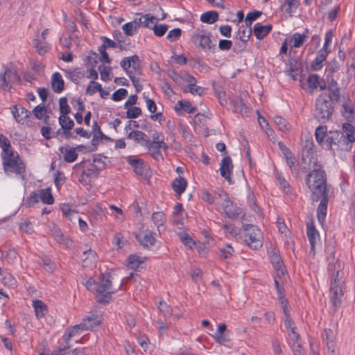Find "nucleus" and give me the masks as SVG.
Wrapping results in <instances>:
<instances>
[{"label": "nucleus", "instance_id": "obj_1", "mask_svg": "<svg viewBox=\"0 0 355 355\" xmlns=\"http://www.w3.org/2000/svg\"><path fill=\"white\" fill-rule=\"evenodd\" d=\"M317 142L323 148L336 150H349L352 146L345 143V135L340 131H328L326 125H320L315 130Z\"/></svg>", "mask_w": 355, "mask_h": 355}, {"label": "nucleus", "instance_id": "obj_2", "mask_svg": "<svg viewBox=\"0 0 355 355\" xmlns=\"http://www.w3.org/2000/svg\"><path fill=\"white\" fill-rule=\"evenodd\" d=\"M326 174L321 166H316L307 175L306 184L311 191V198L318 201L321 196L327 194Z\"/></svg>", "mask_w": 355, "mask_h": 355}, {"label": "nucleus", "instance_id": "obj_3", "mask_svg": "<svg viewBox=\"0 0 355 355\" xmlns=\"http://www.w3.org/2000/svg\"><path fill=\"white\" fill-rule=\"evenodd\" d=\"M191 41L198 50L207 54L213 53L216 51V40L207 30L197 29L191 35Z\"/></svg>", "mask_w": 355, "mask_h": 355}, {"label": "nucleus", "instance_id": "obj_4", "mask_svg": "<svg viewBox=\"0 0 355 355\" xmlns=\"http://www.w3.org/2000/svg\"><path fill=\"white\" fill-rule=\"evenodd\" d=\"M333 112L334 105L331 96L327 93L320 94L315 103L316 119L321 123H325L331 118Z\"/></svg>", "mask_w": 355, "mask_h": 355}, {"label": "nucleus", "instance_id": "obj_5", "mask_svg": "<svg viewBox=\"0 0 355 355\" xmlns=\"http://www.w3.org/2000/svg\"><path fill=\"white\" fill-rule=\"evenodd\" d=\"M341 268L340 262H336L329 268L330 270H334L332 274L334 280L331 283L330 287V301L331 304L337 308L340 304V300L343 295V272H340L338 269Z\"/></svg>", "mask_w": 355, "mask_h": 355}, {"label": "nucleus", "instance_id": "obj_6", "mask_svg": "<svg viewBox=\"0 0 355 355\" xmlns=\"http://www.w3.org/2000/svg\"><path fill=\"white\" fill-rule=\"evenodd\" d=\"M102 319L103 317L101 313L97 312L90 313L88 316L83 320L80 324L74 325L71 328L67 329V332L63 336L64 340L68 343V341L71 338L80 335L82 331L92 330V325L88 324L91 320H93V324H100Z\"/></svg>", "mask_w": 355, "mask_h": 355}, {"label": "nucleus", "instance_id": "obj_7", "mask_svg": "<svg viewBox=\"0 0 355 355\" xmlns=\"http://www.w3.org/2000/svg\"><path fill=\"white\" fill-rule=\"evenodd\" d=\"M116 291L117 289L112 286L110 276L101 274L97 283L96 301L98 303H108L111 300L112 294Z\"/></svg>", "mask_w": 355, "mask_h": 355}, {"label": "nucleus", "instance_id": "obj_8", "mask_svg": "<svg viewBox=\"0 0 355 355\" xmlns=\"http://www.w3.org/2000/svg\"><path fill=\"white\" fill-rule=\"evenodd\" d=\"M5 173L10 175L12 173L23 175L25 173L26 165L14 151L7 155H1Z\"/></svg>", "mask_w": 355, "mask_h": 355}, {"label": "nucleus", "instance_id": "obj_9", "mask_svg": "<svg viewBox=\"0 0 355 355\" xmlns=\"http://www.w3.org/2000/svg\"><path fill=\"white\" fill-rule=\"evenodd\" d=\"M245 232L244 241L251 248L257 250L262 246L263 236L260 229L254 225L246 224L243 225Z\"/></svg>", "mask_w": 355, "mask_h": 355}, {"label": "nucleus", "instance_id": "obj_10", "mask_svg": "<svg viewBox=\"0 0 355 355\" xmlns=\"http://www.w3.org/2000/svg\"><path fill=\"white\" fill-rule=\"evenodd\" d=\"M21 78L18 75L17 69L6 67L0 71V89L4 91H9L12 85L16 83H20Z\"/></svg>", "mask_w": 355, "mask_h": 355}, {"label": "nucleus", "instance_id": "obj_11", "mask_svg": "<svg viewBox=\"0 0 355 355\" xmlns=\"http://www.w3.org/2000/svg\"><path fill=\"white\" fill-rule=\"evenodd\" d=\"M120 65L121 68L125 71L126 74L129 76L132 80L133 85L137 87L139 83V78H136L132 75L130 68H132L135 71L139 69V58L137 55H133L129 57H125L121 61Z\"/></svg>", "mask_w": 355, "mask_h": 355}, {"label": "nucleus", "instance_id": "obj_12", "mask_svg": "<svg viewBox=\"0 0 355 355\" xmlns=\"http://www.w3.org/2000/svg\"><path fill=\"white\" fill-rule=\"evenodd\" d=\"M135 236L137 241L146 248H153L157 246L156 234L148 230L138 232Z\"/></svg>", "mask_w": 355, "mask_h": 355}, {"label": "nucleus", "instance_id": "obj_13", "mask_svg": "<svg viewBox=\"0 0 355 355\" xmlns=\"http://www.w3.org/2000/svg\"><path fill=\"white\" fill-rule=\"evenodd\" d=\"M83 146L79 145L76 147H71L68 145L60 146L58 148L60 158H62L67 163H72L75 162L78 156L77 153L78 149H81Z\"/></svg>", "mask_w": 355, "mask_h": 355}, {"label": "nucleus", "instance_id": "obj_14", "mask_svg": "<svg viewBox=\"0 0 355 355\" xmlns=\"http://www.w3.org/2000/svg\"><path fill=\"white\" fill-rule=\"evenodd\" d=\"M268 253L270 262L273 265L274 268L276 270V275L275 277L282 276V277H286L284 265L279 254L278 251L275 248H272L270 249Z\"/></svg>", "mask_w": 355, "mask_h": 355}, {"label": "nucleus", "instance_id": "obj_15", "mask_svg": "<svg viewBox=\"0 0 355 355\" xmlns=\"http://www.w3.org/2000/svg\"><path fill=\"white\" fill-rule=\"evenodd\" d=\"M341 112L343 116L349 122L355 121V109L349 95L343 96Z\"/></svg>", "mask_w": 355, "mask_h": 355}, {"label": "nucleus", "instance_id": "obj_16", "mask_svg": "<svg viewBox=\"0 0 355 355\" xmlns=\"http://www.w3.org/2000/svg\"><path fill=\"white\" fill-rule=\"evenodd\" d=\"M232 171L233 164L231 157L230 156L224 157L221 160L220 173L230 184L233 183L232 180Z\"/></svg>", "mask_w": 355, "mask_h": 355}, {"label": "nucleus", "instance_id": "obj_17", "mask_svg": "<svg viewBox=\"0 0 355 355\" xmlns=\"http://www.w3.org/2000/svg\"><path fill=\"white\" fill-rule=\"evenodd\" d=\"M309 29L304 28L302 33L295 32L288 40L291 49L301 47L309 37Z\"/></svg>", "mask_w": 355, "mask_h": 355}, {"label": "nucleus", "instance_id": "obj_18", "mask_svg": "<svg viewBox=\"0 0 355 355\" xmlns=\"http://www.w3.org/2000/svg\"><path fill=\"white\" fill-rule=\"evenodd\" d=\"M11 112L16 121L21 124H27V118L30 115V112L22 106L14 105L11 108Z\"/></svg>", "mask_w": 355, "mask_h": 355}, {"label": "nucleus", "instance_id": "obj_19", "mask_svg": "<svg viewBox=\"0 0 355 355\" xmlns=\"http://www.w3.org/2000/svg\"><path fill=\"white\" fill-rule=\"evenodd\" d=\"M126 161L132 168L135 173L139 175H144L145 171L144 161L134 156H128Z\"/></svg>", "mask_w": 355, "mask_h": 355}, {"label": "nucleus", "instance_id": "obj_20", "mask_svg": "<svg viewBox=\"0 0 355 355\" xmlns=\"http://www.w3.org/2000/svg\"><path fill=\"white\" fill-rule=\"evenodd\" d=\"M32 306L37 320L44 318L48 313L49 310L46 304L40 300H32Z\"/></svg>", "mask_w": 355, "mask_h": 355}, {"label": "nucleus", "instance_id": "obj_21", "mask_svg": "<svg viewBox=\"0 0 355 355\" xmlns=\"http://www.w3.org/2000/svg\"><path fill=\"white\" fill-rule=\"evenodd\" d=\"M320 202L317 209V217L320 223L322 224L327 212L328 196L325 194L320 198Z\"/></svg>", "mask_w": 355, "mask_h": 355}, {"label": "nucleus", "instance_id": "obj_22", "mask_svg": "<svg viewBox=\"0 0 355 355\" xmlns=\"http://www.w3.org/2000/svg\"><path fill=\"white\" fill-rule=\"evenodd\" d=\"M342 134L345 135V141L352 146L355 141V127L349 123H344L342 125Z\"/></svg>", "mask_w": 355, "mask_h": 355}, {"label": "nucleus", "instance_id": "obj_23", "mask_svg": "<svg viewBox=\"0 0 355 355\" xmlns=\"http://www.w3.org/2000/svg\"><path fill=\"white\" fill-rule=\"evenodd\" d=\"M145 146L147 147L148 153L156 160L159 161L163 159V156L161 153V148L163 146L160 144H157L155 142H151V140L147 141Z\"/></svg>", "mask_w": 355, "mask_h": 355}, {"label": "nucleus", "instance_id": "obj_24", "mask_svg": "<svg viewBox=\"0 0 355 355\" xmlns=\"http://www.w3.org/2000/svg\"><path fill=\"white\" fill-rule=\"evenodd\" d=\"M196 110L197 108L189 101H178L175 106V110L180 116L183 115L184 112L193 114L196 112Z\"/></svg>", "mask_w": 355, "mask_h": 355}, {"label": "nucleus", "instance_id": "obj_25", "mask_svg": "<svg viewBox=\"0 0 355 355\" xmlns=\"http://www.w3.org/2000/svg\"><path fill=\"white\" fill-rule=\"evenodd\" d=\"M286 279V277H274V282L277 293L278 300H279L282 309H284V306H288L287 300L284 297V294L283 289L282 288V284H283L284 280Z\"/></svg>", "mask_w": 355, "mask_h": 355}, {"label": "nucleus", "instance_id": "obj_26", "mask_svg": "<svg viewBox=\"0 0 355 355\" xmlns=\"http://www.w3.org/2000/svg\"><path fill=\"white\" fill-rule=\"evenodd\" d=\"M307 84L309 88L313 89L319 87L321 90L326 88L327 85L324 80L317 74H311L307 78Z\"/></svg>", "mask_w": 355, "mask_h": 355}, {"label": "nucleus", "instance_id": "obj_27", "mask_svg": "<svg viewBox=\"0 0 355 355\" xmlns=\"http://www.w3.org/2000/svg\"><path fill=\"white\" fill-rule=\"evenodd\" d=\"M187 181L184 178L178 176L172 182L171 187L176 194L181 196L187 187Z\"/></svg>", "mask_w": 355, "mask_h": 355}, {"label": "nucleus", "instance_id": "obj_28", "mask_svg": "<svg viewBox=\"0 0 355 355\" xmlns=\"http://www.w3.org/2000/svg\"><path fill=\"white\" fill-rule=\"evenodd\" d=\"M272 30L271 24L262 25L257 23L254 26V34L258 40L263 39Z\"/></svg>", "mask_w": 355, "mask_h": 355}, {"label": "nucleus", "instance_id": "obj_29", "mask_svg": "<svg viewBox=\"0 0 355 355\" xmlns=\"http://www.w3.org/2000/svg\"><path fill=\"white\" fill-rule=\"evenodd\" d=\"M221 210L223 211L228 218H235L239 214V209L234 202L230 200V198H228L225 203L223 204V207Z\"/></svg>", "mask_w": 355, "mask_h": 355}, {"label": "nucleus", "instance_id": "obj_30", "mask_svg": "<svg viewBox=\"0 0 355 355\" xmlns=\"http://www.w3.org/2000/svg\"><path fill=\"white\" fill-rule=\"evenodd\" d=\"M51 84L53 90L56 93H61L64 90V80L61 74L58 72L53 73Z\"/></svg>", "mask_w": 355, "mask_h": 355}, {"label": "nucleus", "instance_id": "obj_31", "mask_svg": "<svg viewBox=\"0 0 355 355\" xmlns=\"http://www.w3.org/2000/svg\"><path fill=\"white\" fill-rule=\"evenodd\" d=\"M306 234L311 245V251H313L315 245L319 239L320 235L318 230L313 225V224L307 225Z\"/></svg>", "mask_w": 355, "mask_h": 355}, {"label": "nucleus", "instance_id": "obj_32", "mask_svg": "<svg viewBox=\"0 0 355 355\" xmlns=\"http://www.w3.org/2000/svg\"><path fill=\"white\" fill-rule=\"evenodd\" d=\"M227 326L225 324L223 323L218 326L217 330L214 335H213V338L214 340L219 344L225 345L226 343L229 342L230 339L225 334V331H226Z\"/></svg>", "mask_w": 355, "mask_h": 355}, {"label": "nucleus", "instance_id": "obj_33", "mask_svg": "<svg viewBox=\"0 0 355 355\" xmlns=\"http://www.w3.org/2000/svg\"><path fill=\"white\" fill-rule=\"evenodd\" d=\"M83 266L85 268H92L97 260L96 254L91 249L83 252Z\"/></svg>", "mask_w": 355, "mask_h": 355}, {"label": "nucleus", "instance_id": "obj_34", "mask_svg": "<svg viewBox=\"0 0 355 355\" xmlns=\"http://www.w3.org/2000/svg\"><path fill=\"white\" fill-rule=\"evenodd\" d=\"M128 139H132L138 144L145 146L147 141L149 140L148 136L143 132L139 130H132L127 135Z\"/></svg>", "mask_w": 355, "mask_h": 355}, {"label": "nucleus", "instance_id": "obj_35", "mask_svg": "<svg viewBox=\"0 0 355 355\" xmlns=\"http://www.w3.org/2000/svg\"><path fill=\"white\" fill-rule=\"evenodd\" d=\"M157 19L150 14L141 15L139 19V27L141 26L152 29L155 24H157Z\"/></svg>", "mask_w": 355, "mask_h": 355}, {"label": "nucleus", "instance_id": "obj_36", "mask_svg": "<svg viewBox=\"0 0 355 355\" xmlns=\"http://www.w3.org/2000/svg\"><path fill=\"white\" fill-rule=\"evenodd\" d=\"M322 337L326 342L328 350L334 349L336 348V343L334 341L335 335L331 329H325L322 334Z\"/></svg>", "mask_w": 355, "mask_h": 355}, {"label": "nucleus", "instance_id": "obj_37", "mask_svg": "<svg viewBox=\"0 0 355 355\" xmlns=\"http://www.w3.org/2000/svg\"><path fill=\"white\" fill-rule=\"evenodd\" d=\"M139 28V22L137 19L128 22L122 26L123 33L128 36H132Z\"/></svg>", "mask_w": 355, "mask_h": 355}, {"label": "nucleus", "instance_id": "obj_38", "mask_svg": "<svg viewBox=\"0 0 355 355\" xmlns=\"http://www.w3.org/2000/svg\"><path fill=\"white\" fill-rule=\"evenodd\" d=\"M229 198L228 194L223 190H218L215 191V207L217 210H221L223 207V204L225 203L227 198Z\"/></svg>", "mask_w": 355, "mask_h": 355}, {"label": "nucleus", "instance_id": "obj_39", "mask_svg": "<svg viewBox=\"0 0 355 355\" xmlns=\"http://www.w3.org/2000/svg\"><path fill=\"white\" fill-rule=\"evenodd\" d=\"M40 200L46 205H52L54 202L53 197L50 188L39 189L37 191Z\"/></svg>", "mask_w": 355, "mask_h": 355}, {"label": "nucleus", "instance_id": "obj_40", "mask_svg": "<svg viewBox=\"0 0 355 355\" xmlns=\"http://www.w3.org/2000/svg\"><path fill=\"white\" fill-rule=\"evenodd\" d=\"M59 123L64 130V133L67 138H69L67 130H71L74 126L73 121L67 115H60L58 119Z\"/></svg>", "mask_w": 355, "mask_h": 355}, {"label": "nucleus", "instance_id": "obj_41", "mask_svg": "<svg viewBox=\"0 0 355 355\" xmlns=\"http://www.w3.org/2000/svg\"><path fill=\"white\" fill-rule=\"evenodd\" d=\"M279 146L282 151L283 155H284L286 159L287 164L288 165L290 169L293 170L295 162V156L286 146L282 144L281 143H279Z\"/></svg>", "mask_w": 355, "mask_h": 355}, {"label": "nucleus", "instance_id": "obj_42", "mask_svg": "<svg viewBox=\"0 0 355 355\" xmlns=\"http://www.w3.org/2000/svg\"><path fill=\"white\" fill-rule=\"evenodd\" d=\"M144 257H140L137 254H130L127 259V266L130 269L136 270L139 267L141 263L144 262Z\"/></svg>", "mask_w": 355, "mask_h": 355}, {"label": "nucleus", "instance_id": "obj_43", "mask_svg": "<svg viewBox=\"0 0 355 355\" xmlns=\"http://www.w3.org/2000/svg\"><path fill=\"white\" fill-rule=\"evenodd\" d=\"M300 5V0H284V3L282 5V10L288 14H291L296 11Z\"/></svg>", "mask_w": 355, "mask_h": 355}, {"label": "nucleus", "instance_id": "obj_44", "mask_svg": "<svg viewBox=\"0 0 355 355\" xmlns=\"http://www.w3.org/2000/svg\"><path fill=\"white\" fill-rule=\"evenodd\" d=\"M218 19V14L216 11H208L202 13L200 16V21L203 23L212 24Z\"/></svg>", "mask_w": 355, "mask_h": 355}, {"label": "nucleus", "instance_id": "obj_45", "mask_svg": "<svg viewBox=\"0 0 355 355\" xmlns=\"http://www.w3.org/2000/svg\"><path fill=\"white\" fill-rule=\"evenodd\" d=\"M234 112L241 114H245L248 112V107L241 98H236L232 101Z\"/></svg>", "mask_w": 355, "mask_h": 355}, {"label": "nucleus", "instance_id": "obj_46", "mask_svg": "<svg viewBox=\"0 0 355 355\" xmlns=\"http://www.w3.org/2000/svg\"><path fill=\"white\" fill-rule=\"evenodd\" d=\"M65 76L67 78L73 83H78L79 80L83 77V73L79 69L73 70H68L65 71Z\"/></svg>", "mask_w": 355, "mask_h": 355}, {"label": "nucleus", "instance_id": "obj_47", "mask_svg": "<svg viewBox=\"0 0 355 355\" xmlns=\"http://www.w3.org/2000/svg\"><path fill=\"white\" fill-rule=\"evenodd\" d=\"M34 44L37 52L40 55L45 54L49 49V46L46 40L42 39H35Z\"/></svg>", "mask_w": 355, "mask_h": 355}, {"label": "nucleus", "instance_id": "obj_48", "mask_svg": "<svg viewBox=\"0 0 355 355\" xmlns=\"http://www.w3.org/2000/svg\"><path fill=\"white\" fill-rule=\"evenodd\" d=\"M33 113L37 119H44V121L46 122L49 119V116L46 115L47 110L44 105L41 106L39 105L36 106L33 109Z\"/></svg>", "mask_w": 355, "mask_h": 355}, {"label": "nucleus", "instance_id": "obj_49", "mask_svg": "<svg viewBox=\"0 0 355 355\" xmlns=\"http://www.w3.org/2000/svg\"><path fill=\"white\" fill-rule=\"evenodd\" d=\"M218 250L220 257L224 259L230 258L234 252V248L228 243H225L220 247Z\"/></svg>", "mask_w": 355, "mask_h": 355}, {"label": "nucleus", "instance_id": "obj_50", "mask_svg": "<svg viewBox=\"0 0 355 355\" xmlns=\"http://www.w3.org/2000/svg\"><path fill=\"white\" fill-rule=\"evenodd\" d=\"M251 28H247L244 26H241L238 29L236 37L239 39L243 42H247L251 35Z\"/></svg>", "mask_w": 355, "mask_h": 355}, {"label": "nucleus", "instance_id": "obj_51", "mask_svg": "<svg viewBox=\"0 0 355 355\" xmlns=\"http://www.w3.org/2000/svg\"><path fill=\"white\" fill-rule=\"evenodd\" d=\"M327 80L329 81L328 89L332 92L335 100L338 101L340 98V89L338 87L337 82L334 78L329 80V76H327Z\"/></svg>", "mask_w": 355, "mask_h": 355}, {"label": "nucleus", "instance_id": "obj_52", "mask_svg": "<svg viewBox=\"0 0 355 355\" xmlns=\"http://www.w3.org/2000/svg\"><path fill=\"white\" fill-rule=\"evenodd\" d=\"M0 147L2 148L3 151L1 155H7V153L13 152L10 141L6 137L1 134H0Z\"/></svg>", "mask_w": 355, "mask_h": 355}, {"label": "nucleus", "instance_id": "obj_53", "mask_svg": "<svg viewBox=\"0 0 355 355\" xmlns=\"http://www.w3.org/2000/svg\"><path fill=\"white\" fill-rule=\"evenodd\" d=\"M151 218L153 223L157 227L158 229L160 226H162L166 220L165 215L162 211L154 212L152 214Z\"/></svg>", "mask_w": 355, "mask_h": 355}, {"label": "nucleus", "instance_id": "obj_54", "mask_svg": "<svg viewBox=\"0 0 355 355\" xmlns=\"http://www.w3.org/2000/svg\"><path fill=\"white\" fill-rule=\"evenodd\" d=\"M274 122L278 126L279 129L283 132H286L290 130V124L285 119L280 116H275L274 117Z\"/></svg>", "mask_w": 355, "mask_h": 355}, {"label": "nucleus", "instance_id": "obj_55", "mask_svg": "<svg viewBox=\"0 0 355 355\" xmlns=\"http://www.w3.org/2000/svg\"><path fill=\"white\" fill-rule=\"evenodd\" d=\"M283 311L284 313V324L286 329L287 330H289L295 327V324L289 314L288 306H284V309H283Z\"/></svg>", "mask_w": 355, "mask_h": 355}, {"label": "nucleus", "instance_id": "obj_56", "mask_svg": "<svg viewBox=\"0 0 355 355\" xmlns=\"http://www.w3.org/2000/svg\"><path fill=\"white\" fill-rule=\"evenodd\" d=\"M153 140L151 142H155L157 144H160L163 146V149H168L167 144L164 142V136L162 132L155 131L152 135Z\"/></svg>", "mask_w": 355, "mask_h": 355}, {"label": "nucleus", "instance_id": "obj_57", "mask_svg": "<svg viewBox=\"0 0 355 355\" xmlns=\"http://www.w3.org/2000/svg\"><path fill=\"white\" fill-rule=\"evenodd\" d=\"M59 110L60 115H67L70 113L71 108L68 105L66 97H62L59 99Z\"/></svg>", "mask_w": 355, "mask_h": 355}, {"label": "nucleus", "instance_id": "obj_58", "mask_svg": "<svg viewBox=\"0 0 355 355\" xmlns=\"http://www.w3.org/2000/svg\"><path fill=\"white\" fill-rule=\"evenodd\" d=\"M97 92H102L101 85L94 80L90 81L86 89V94L93 95Z\"/></svg>", "mask_w": 355, "mask_h": 355}, {"label": "nucleus", "instance_id": "obj_59", "mask_svg": "<svg viewBox=\"0 0 355 355\" xmlns=\"http://www.w3.org/2000/svg\"><path fill=\"white\" fill-rule=\"evenodd\" d=\"M261 15L262 12L259 10L248 13L245 19L246 26L250 28L252 22L257 20Z\"/></svg>", "mask_w": 355, "mask_h": 355}, {"label": "nucleus", "instance_id": "obj_60", "mask_svg": "<svg viewBox=\"0 0 355 355\" xmlns=\"http://www.w3.org/2000/svg\"><path fill=\"white\" fill-rule=\"evenodd\" d=\"M179 236L182 243L189 249H191L193 245H196L193 239L187 233H181Z\"/></svg>", "mask_w": 355, "mask_h": 355}, {"label": "nucleus", "instance_id": "obj_61", "mask_svg": "<svg viewBox=\"0 0 355 355\" xmlns=\"http://www.w3.org/2000/svg\"><path fill=\"white\" fill-rule=\"evenodd\" d=\"M127 240L121 233H116L113 238V244L118 248H122L127 244Z\"/></svg>", "mask_w": 355, "mask_h": 355}, {"label": "nucleus", "instance_id": "obj_62", "mask_svg": "<svg viewBox=\"0 0 355 355\" xmlns=\"http://www.w3.org/2000/svg\"><path fill=\"white\" fill-rule=\"evenodd\" d=\"M215 191H213L211 192H209L207 190H203L202 191L201 198L202 199L210 205H214L215 203Z\"/></svg>", "mask_w": 355, "mask_h": 355}, {"label": "nucleus", "instance_id": "obj_63", "mask_svg": "<svg viewBox=\"0 0 355 355\" xmlns=\"http://www.w3.org/2000/svg\"><path fill=\"white\" fill-rule=\"evenodd\" d=\"M126 111V116L128 119H136L141 114V110L139 107H129L125 108Z\"/></svg>", "mask_w": 355, "mask_h": 355}, {"label": "nucleus", "instance_id": "obj_64", "mask_svg": "<svg viewBox=\"0 0 355 355\" xmlns=\"http://www.w3.org/2000/svg\"><path fill=\"white\" fill-rule=\"evenodd\" d=\"M128 95V91L124 88H120L115 91L112 96L114 101H120Z\"/></svg>", "mask_w": 355, "mask_h": 355}]
</instances>
